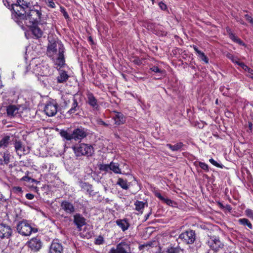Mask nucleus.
I'll return each instance as SVG.
<instances>
[{"label":"nucleus","instance_id":"cd10ccee","mask_svg":"<svg viewBox=\"0 0 253 253\" xmlns=\"http://www.w3.org/2000/svg\"><path fill=\"white\" fill-rule=\"evenodd\" d=\"M238 222L240 224L246 226H247L250 229H253V225L250 220L246 218H240L238 220Z\"/></svg>","mask_w":253,"mask_h":253},{"label":"nucleus","instance_id":"412c9836","mask_svg":"<svg viewBox=\"0 0 253 253\" xmlns=\"http://www.w3.org/2000/svg\"><path fill=\"white\" fill-rule=\"evenodd\" d=\"M80 185L82 189L85 191L90 196H94L95 192L92 189V185L88 183L81 181L80 183Z\"/></svg>","mask_w":253,"mask_h":253},{"label":"nucleus","instance_id":"79ce46f5","mask_svg":"<svg viewBox=\"0 0 253 253\" xmlns=\"http://www.w3.org/2000/svg\"><path fill=\"white\" fill-rule=\"evenodd\" d=\"M199 166L201 169L206 170V171H209V167L206 163L200 162L199 163Z\"/></svg>","mask_w":253,"mask_h":253},{"label":"nucleus","instance_id":"5fc2aeb1","mask_svg":"<svg viewBox=\"0 0 253 253\" xmlns=\"http://www.w3.org/2000/svg\"><path fill=\"white\" fill-rule=\"evenodd\" d=\"M31 177H29V176L26 175V176H23L21 179V181H25L30 182L31 181Z\"/></svg>","mask_w":253,"mask_h":253},{"label":"nucleus","instance_id":"0eeeda50","mask_svg":"<svg viewBox=\"0 0 253 253\" xmlns=\"http://www.w3.org/2000/svg\"><path fill=\"white\" fill-rule=\"evenodd\" d=\"M208 246L213 251H217L219 249L223 248L224 245L220 241L218 237L215 236L210 237L207 242Z\"/></svg>","mask_w":253,"mask_h":253},{"label":"nucleus","instance_id":"72a5a7b5","mask_svg":"<svg viewBox=\"0 0 253 253\" xmlns=\"http://www.w3.org/2000/svg\"><path fill=\"white\" fill-rule=\"evenodd\" d=\"M60 134L62 137H64L67 140H71L73 139L72 133H69L66 130H61Z\"/></svg>","mask_w":253,"mask_h":253},{"label":"nucleus","instance_id":"a878e982","mask_svg":"<svg viewBox=\"0 0 253 253\" xmlns=\"http://www.w3.org/2000/svg\"><path fill=\"white\" fill-rule=\"evenodd\" d=\"M184 144L182 142H178L176 144L172 145L171 144L168 143L166 145V146L170 149L172 151H177L181 149Z\"/></svg>","mask_w":253,"mask_h":253},{"label":"nucleus","instance_id":"6ab92c4d","mask_svg":"<svg viewBox=\"0 0 253 253\" xmlns=\"http://www.w3.org/2000/svg\"><path fill=\"white\" fill-rule=\"evenodd\" d=\"M39 25H31L26 26L29 28L30 30L31 31L33 36L36 39H39L41 38L43 35V32L42 30L39 27Z\"/></svg>","mask_w":253,"mask_h":253},{"label":"nucleus","instance_id":"e2e57ef3","mask_svg":"<svg viewBox=\"0 0 253 253\" xmlns=\"http://www.w3.org/2000/svg\"><path fill=\"white\" fill-rule=\"evenodd\" d=\"M30 182H35L36 184L40 183V181H38L37 180H36L34 178H31V181Z\"/></svg>","mask_w":253,"mask_h":253},{"label":"nucleus","instance_id":"4be33fe9","mask_svg":"<svg viewBox=\"0 0 253 253\" xmlns=\"http://www.w3.org/2000/svg\"><path fill=\"white\" fill-rule=\"evenodd\" d=\"M115 116L113 117L115 124L117 125H121L125 123L126 118L121 112H115Z\"/></svg>","mask_w":253,"mask_h":253},{"label":"nucleus","instance_id":"c756f323","mask_svg":"<svg viewBox=\"0 0 253 253\" xmlns=\"http://www.w3.org/2000/svg\"><path fill=\"white\" fill-rule=\"evenodd\" d=\"M117 184L119 185L122 188L125 190H127L129 188V186L127 184L126 180H124L122 178H119Z\"/></svg>","mask_w":253,"mask_h":253},{"label":"nucleus","instance_id":"a19ab883","mask_svg":"<svg viewBox=\"0 0 253 253\" xmlns=\"http://www.w3.org/2000/svg\"><path fill=\"white\" fill-rule=\"evenodd\" d=\"M199 57L206 63H208L209 59L204 52H202V53H200V54L199 55Z\"/></svg>","mask_w":253,"mask_h":253},{"label":"nucleus","instance_id":"bf43d9fd","mask_svg":"<svg viewBox=\"0 0 253 253\" xmlns=\"http://www.w3.org/2000/svg\"><path fill=\"white\" fill-rule=\"evenodd\" d=\"M108 253H118L117 249H115L114 248H112Z\"/></svg>","mask_w":253,"mask_h":253},{"label":"nucleus","instance_id":"de8ad7c7","mask_svg":"<svg viewBox=\"0 0 253 253\" xmlns=\"http://www.w3.org/2000/svg\"><path fill=\"white\" fill-rule=\"evenodd\" d=\"M133 63L137 65H140L142 64V60L138 57H135L133 60Z\"/></svg>","mask_w":253,"mask_h":253},{"label":"nucleus","instance_id":"473e14b6","mask_svg":"<svg viewBox=\"0 0 253 253\" xmlns=\"http://www.w3.org/2000/svg\"><path fill=\"white\" fill-rule=\"evenodd\" d=\"M146 203H144L142 201H136L134 204L135 206V210L138 211H141L144 208L145 205Z\"/></svg>","mask_w":253,"mask_h":253},{"label":"nucleus","instance_id":"39448f33","mask_svg":"<svg viewBox=\"0 0 253 253\" xmlns=\"http://www.w3.org/2000/svg\"><path fill=\"white\" fill-rule=\"evenodd\" d=\"M16 230L19 234L23 236H28L32 233L38 232V229L32 227L31 223L26 219H23L17 223Z\"/></svg>","mask_w":253,"mask_h":253},{"label":"nucleus","instance_id":"13d9d810","mask_svg":"<svg viewBox=\"0 0 253 253\" xmlns=\"http://www.w3.org/2000/svg\"><path fill=\"white\" fill-rule=\"evenodd\" d=\"M193 48H194V50L198 54V56L200 54V53L202 52L201 50L198 49V47L196 46L193 45Z\"/></svg>","mask_w":253,"mask_h":253},{"label":"nucleus","instance_id":"dca6fc26","mask_svg":"<svg viewBox=\"0 0 253 253\" xmlns=\"http://www.w3.org/2000/svg\"><path fill=\"white\" fill-rule=\"evenodd\" d=\"M116 249L118 253H131L130 245L126 242L122 241L117 244Z\"/></svg>","mask_w":253,"mask_h":253},{"label":"nucleus","instance_id":"2f4dec72","mask_svg":"<svg viewBox=\"0 0 253 253\" xmlns=\"http://www.w3.org/2000/svg\"><path fill=\"white\" fill-rule=\"evenodd\" d=\"M229 37L234 42L238 43L240 45H245V43L243 42V41H242L240 39L238 38L233 33L231 34V35L229 36Z\"/></svg>","mask_w":253,"mask_h":253},{"label":"nucleus","instance_id":"052dcab7","mask_svg":"<svg viewBox=\"0 0 253 253\" xmlns=\"http://www.w3.org/2000/svg\"><path fill=\"white\" fill-rule=\"evenodd\" d=\"M226 29V32H227L229 36L231 34H233V33L232 32V30L230 27H227Z\"/></svg>","mask_w":253,"mask_h":253},{"label":"nucleus","instance_id":"e433bc0d","mask_svg":"<svg viewBox=\"0 0 253 253\" xmlns=\"http://www.w3.org/2000/svg\"><path fill=\"white\" fill-rule=\"evenodd\" d=\"M245 215L253 220V210L250 209H247L245 211Z\"/></svg>","mask_w":253,"mask_h":253},{"label":"nucleus","instance_id":"1a4fd4ad","mask_svg":"<svg viewBox=\"0 0 253 253\" xmlns=\"http://www.w3.org/2000/svg\"><path fill=\"white\" fill-rule=\"evenodd\" d=\"M13 144L15 151L19 156L21 157L29 152V150L26 149L21 140L15 139L13 141Z\"/></svg>","mask_w":253,"mask_h":253},{"label":"nucleus","instance_id":"f3484780","mask_svg":"<svg viewBox=\"0 0 253 253\" xmlns=\"http://www.w3.org/2000/svg\"><path fill=\"white\" fill-rule=\"evenodd\" d=\"M61 207L67 213L73 214L75 211V207L73 204L66 200L62 202Z\"/></svg>","mask_w":253,"mask_h":253},{"label":"nucleus","instance_id":"58836bf2","mask_svg":"<svg viewBox=\"0 0 253 253\" xmlns=\"http://www.w3.org/2000/svg\"><path fill=\"white\" fill-rule=\"evenodd\" d=\"M12 191L14 193L19 194L23 192L22 189L19 186H14L12 188Z\"/></svg>","mask_w":253,"mask_h":253},{"label":"nucleus","instance_id":"338daca9","mask_svg":"<svg viewBox=\"0 0 253 253\" xmlns=\"http://www.w3.org/2000/svg\"><path fill=\"white\" fill-rule=\"evenodd\" d=\"M248 72H249V73H250V75L253 74V70H252V69L250 68Z\"/></svg>","mask_w":253,"mask_h":253},{"label":"nucleus","instance_id":"f8f14e48","mask_svg":"<svg viewBox=\"0 0 253 253\" xmlns=\"http://www.w3.org/2000/svg\"><path fill=\"white\" fill-rule=\"evenodd\" d=\"M73 223L78 231L82 230V227L86 224V219L80 213H76L74 216Z\"/></svg>","mask_w":253,"mask_h":253},{"label":"nucleus","instance_id":"2eb2a0df","mask_svg":"<svg viewBox=\"0 0 253 253\" xmlns=\"http://www.w3.org/2000/svg\"><path fill=\"white\" fill-rule=\"evenodd\" d=\"M87 103L93 108L94 110H98L99 106L97 102V99L95 97L92 92H88L87 94Z\"/></svg>","mask_w":253,"mask_h":253},{"label":"nucleus","instance_id":"423d86ee","mask_svg":"<svg viewBox=\"0 0 253 253\" xmlns=\"http://www.w3.org/2000/svg\"><path fill=\"white\" fill-rule=\"evenodd\" d=\"M178 239L186 244H192L196 240L195 231L192 230L186 231L179 235Z\"/></svg>","mask_w":253,"mask_h":253},{"label":"nucleus","instance_id":"c03bdc74","mask_svg":"<svg viewBox=\"0 0 253 253\" xmlns=\"http://www.w3.org/2000/svg\"><path fill=\"white\" fill-rule=\"evenodd\" d=\"M150 70L155 73H162L163 71L159 68L158 66H154L150 68Z\"/></svg>","mask_w":253,"mask_h":253},{"label":"nucleus","instance_id":"f03ea898","mask_svg":"<svg viewBox=\"0 0 253 253\" xmlns=\"http://www.w3.org/2000/svg\"><path fill=\"white\" fill-rule=\"evenodd\" d=\"M31 3L26 0H17L15 3L12 4L11 11L15 21L24 29L23 20Z\"/></svg>","mask_w":253,"mask_h":253},{"label":"nucleus","instance_id":"20e7f679","mask_svg":"<svg viewBox=\"0 0 253 253\" xmlns=\"http://www.w3.org/2000/svg\"><path fill=\"white\" fill-rule=\"evenodd\" d=\"M72 149L77 158H80L82 156L89 157H91L94 153L93 146L84 143L74 146L72 147Z\"/></svg>","mask_w":253,"mask_h":253},{"label":"nucleus","instance_id":"69168bd1","mask_svg":"<svg viewBox=\"0 0 253 253\" xmlns=\"http://www.w3.org/2000/svg\"><path fill=\"white\" fill-rule=\"evenodd\" d=\"M248 72H249V73H250V75L253 74V70H252V69L250 68Z\"/></svg>","mask_w":253,"mask_h":253},{"label":"nucleus","instance_id":"f704fd0d","mask_svg":"<svg viewBox=\"0 0 253 253\" xmlns=\"http://www.w3.org/2000/svg\"><path fill=\"white\" fill-rule=\"evenodd\" d=\"M163 202L165 203L168 205L171 206L172 207H176L177 206V203L167 198H165V200L163 201Z\"/></svg>","mask_w":253,"mask_h":253},{"label":"nucleus","instance_id":"0e129e2a","mask_svg":"<svg viewBox=\"0 0 253 253\" xmlns=\"http://www.w3.org/2000/svg\"><path fill=\"white\" fill-rule=\"evenodd\" d=\"M225 208L226 210H227L229 211H231L232 209V208L230 205H226V206Z\"/></svg>","mask_w":253,"mask_h":253},{"label":"nucleus","instance_id":"6e6552de","mask_svg":"<svg viewBox=\"0 0 253 253\" xmlns=\"http://www.w3.org/2000/svg\"><path fill=\"white\" fill-rule=\"evenodd\" d=\"M81 105L79 104L77 98L74 96L72 100L71 106L70 109L67 112V115L71 116L74 114L79 115L81 110Z\"/></svg>","mask_w":253,"mask_h":253},{"label":"nucleus","instance_id":"ddd939ff","mask_svg":"<svg viewBox=\"0 0 253 253\" xmlns=\"http://www.w3.org/2000/svg\"><path fill=\"white\" fill-rule=\"evenodd\" d=\"M58 105L51 102L47 103L44 107V111L45 114L49 117L54 116L57 112Z\"/></svg>","mask_w":253,"mask_h":253},{"label":"nucleus","instance_id":"bb28decb","mask_svg":"<svg viewBox=\"0 0 253 253\" xmlns=\"http://www.w3.org/2000/svg\"><path fill=\"white\" fill-rule=\"evenodd\" d=\"M0 155H2V157H0V161L1 163L4 162L5 164H8L10 162V153L8 151H6L2 154L0 153Z\"/></svg>","mask_w":253,"mask_h":253},{"label":"nucleus","instance_id":"9b49d317","mask_svg":"<svg viewBox=\"0 0 253 253\" xmlns=\"http://www.w3.org/2000/svg\"><path fill=\"white\" fill-rule=\"evenodd\" d=\"M12 230L10 226L1 223L0 224V238L9 239L12 235Z\"/></svg>","mask_w":253,"mask_h":253},{"label":"nucleus","instance_id":"09e8293b","mask_svg":"<svg viewBox=\"0 0 253 253\" xmlns=\"http://www.w3.org/2000/svg\"><path fill=\"white\" fill-rule=\"evenodd\" d=\"M97 124L99 125L103 126L105 127L108 126L109 125L105 122H104L101 119H98L97 120Z\"/></svg>","mask_w":253,"mask_h":253},{"label":"nucleus","instance_id":"774afa93","mask_svg":"<svg viewBox=\"0 0 253 253\" xmlns=\"http://www.w3.org/2000/svg\"><path fill=\"white\" fill-rule=\"evenodd\" d=\"M33 190H34V191L38 192V187H37L35 186V187H33Z\"/></svg>","mask_w":253,"mask_h":253},{"label":"nucleus","instance_id":"b1692460","mask_svg":"<svg viewBox=\"0 0 253 253\" xmlns=\"http://www.w3.org/2000/svg\"><path fill=\"white\" fill-rule=\"evenodd\" d=\"M13 141L14 138L11 139L10 136H4L0 140V148L4 149L7 148L11 142H13Z\"/></svg>","mask_w":253,"mask_h":253},{"label":"nucleus","instance_id":"a18cd8bd","mask_svg":"<svg viewBox=\"0 0 253 253\" xmlns=\"http://www.w3.org/2000/svg\"><path fill=\"white\" fill-rule=\"evenodd\" d=\"M46 3L48 7L51 8H55V4L53 2V0H46Z\"/></svg>","mask_w":253,"mask_h":253},{"label":"nucleus","instance_id":"7c9ffc66","mask_svg":"<svg viewBox=\"0 0 253 253\" xmlns=\"http://www.w3.org/2000/svg\"><path fill=\"white\" fill-rule=\"evenodd\" d=\"M110 170H112L115 173H122L121 170L119 168L118 163H114L113 162L110 163Z\"/></svg>","mask_w":253,"mask_h":253},{"label":"nucleus","instance_id":"49530a36","mask_svg":"<svg viewBox=\"0 0 253 253\" xmlns=\"http://www.w3.org/2000/svg\"><path fill=\"white\" fill-rule=\"evenodd\" d=\"M60 8H61V11L62 12L65 18L66 19H68L69 18V15H68L67 12L66 11L65 9L63 7H61Z\"/></svg>","mask_w":253,"mask_h":253},{"label":"nucleus","instance_id":"8fccbe9b","mask_svg":"<svg viewBox=\"0 0 253 253\" xmlns=\"http://www.w3.org/2000/svg\"><path fill=\"white\" fill-rule=\"evenodd\" d=\"M155 196L158 198L161 201L163 202V201L165 200V197H163L160 193L158 192H155L154 193Z\"/></svg>","mask_w":253,"mask_h":253},{"label":"nucleus","instance_id":"603ef678","mask_svg":"<svg viewBox=\"0 0 253 253\" xmlns=\"http://www.w3.org/2000/svg\"><path fill=\"white\" fill-rule=\"evenodd\" d=\"M245 17L247 20L249 21L251 24H253V18L251 16L248 14H246Z\"/></svg>","mask_w":253,"mask_h":253},{"label":"nucleus","instance_id":"a211bd4d","mask_svg":"<svg viewBox=\"0 0 253 253\" xmlns=\"http://www.w3.org/2000/svg\"><path fill=\"white\" fill-rule=\"evenodd\" d=\"M63 251L62 245L54 240L50 245L49 253H63Z\"/></svg>","mask_w":253,"mask_h":253},{"label":"nucleus","instance_id":"aec40b11","mask_svg":"<svg viewBox=\"0 0 253 253\" xmlns=\"http://www.w3.org/2000/svg\"><path fill=\"white\" fill-rule=\"evenodd\" d=\"M116 224L121 228L123 231L127 230L130 226V224L128 222L127 218L119 219L116 221Z\"/></svg>","mask_w":253,"mask_h":253},{"label":"nucleus","instance_id":"37998d69","mask_svg":"<svg viewBox=\"0 0 253 253\" xmlns=\"http://www.w3.org/2000/svg\"><path fill=\"white\" fill-rule=\"evenodd\" d=\"M226 56L230 59L233 63H237L238 61V59L237 57H234L232 54L228 53Z\"/></svg>","mask_w":253,"mask_h":253},{"label":"nucleus","instance_id":"7ed1b4c3","mask_svg":"<svg viewBox=\"0 0 253 253\" xmlns=\"http://www.w3.org/2000/svg\"><path fill=\"white\" fill-rule=\"evenodd\" d=\"M42 15L41 6L38 5H33L31 3L23 20L24 26L39 25Z\"/></svg>","mask_w":253,"mask_h":253},{"label":"nucleus","instance_id":"5701e85b","mask_svg":"<svg viewBox=\"0 0 253 253\" xmlns=\"http://www.w3.org/2000/svg\"><path fill=\"white\" fill-rule=\"evenodd\" d=\"M19 108L14 105H10L7 107L6 113L9 117H13L18 114Z\"/></svg>","mask_w":253,"mask_h":253},{"label":"nucleus","instance_id":"9d476101","mask_svg":"<svg viewBox=\"0 0 253 253\" xmlns=\"http://www.w3.org/2000/svg\"><path fill=\"white\" fill-rule=\"evenodd\" d=\"M27 245L31 251L34 252L39 251L42 247V243L40 239L38 237L32 238L27 242Z\"/></svg>","mask_w":253,"mask_h":253},{"label":"nucleus","instance_id":"4c0bfd02","mask_svg":"<svg viewBox=\"0 0 253 253\" xmlns=\"http://www.w3.org/2000/svg\"><path fill=\"white\" fill-rule=\"evenodd\" d=\"M104 238L101 236H99L97 239H96L94 243L96 245H100L103 243Z\"/></svg>","mask_w":253,"mask_h":253},{"label":"nucleus","instance_id":"ea45409f","mask_svg":"<svg viewBox=\"0 0 253 253\" xmlns=\"http://www.w3.org/2000/svg\"><path fill=\"white\" fill-rule=\"evenodd\" d=\"M210 162L213 165L215 166L216 167L222 168L223 167V166L222 164H218L216 161L214 160L212 158H211L209 160Z\"/></svg>","mask_w":253,"mask_h":253},{"label":"nucleus","instance_id":"4468645a","mask_svg":"<svg viewBox=\"0 0 253 253\" xmlns=\"http://www.w3.org/2000/svg\"><path fill=\"white\" fill-rule=\"evenodd\" d=\"M87 136L84 128L80 127L75 129L72 132L73 139L75 140H82Z\"/></svg>","mask_w":253,"mask_h":253},{"label":"nucleus","instance_id":"6e6d98bb","mask_svg":"<svg viewBox=\"0 0 253 253\" xmlns=\"http://www.w3.org/2000/svg\"><path fill=\"white\" fill-rule=\"evenodd\" d=\"M159 5V6L160 7V8L162 10H165L167 8L166 4H165L164 3H163L162 2H160Z\"/></svg>","mask_w":253,"mask_h":253},{"label":"nucleus","instance_id":"c85d7f7f","mask_svg":"<svg viewBox=\"0 0 253 253\" xmlns=\"http://www.w3.org/2000/svg\"><path fill=\"white\" fill-rule=\"evenodd\" d=\"M182 249L179 247H174L172 245H170L167 248V253H179Z\"/></svg>","mask_w":253,"mask_h":253},{"label":"nucleus","instance_id":"864d4df0","mask_svg":"<svg viewBox=\"0 0 253 253\" xmlns=\"http://www.w3.org/2000/svg\"><path fill=\"white\" fill-rule=\"evenodd\" d=\"M25 197L28 200H32L34 198V195L31 193H27L26 194Z\"/></svg>","mask_w":253,"mask_h":253},{"label":"nucleus","instance_id":"3c124183","mask_svg":"<svg viewBox=\"0 0 253 253\" xmlns=\"http://www.w3.org/2000/svg\"><path fill=\"white\" fill-rule=\"evenodd\" d=\"M2 2L3 3V4L6 7L11 10L12 4H10V2L8 1V0H2Z\"/></svg>","mask_w":253,"mask_h":253},{"label":"nucleus","instance_id":"4d7b16f0","mask_svg":"<svg viewBox=\"0 0 253 253\" xmlns=\"http://www.w3.org/2000/svg\"><path fill=\"white\" fill-rule=\"evenodd\" d=\"M236 64L239 65L240 67H241L242 69L245 68V66H246V65L244 63L240 62L239 61H238Z\"/></svg>","mask_w":253,"mask_h":253},{"label":"nucleus","instance_id":"f257e3e1","mask_svg":"<svg viewBox=\"0 0 253 253\" xmlns=\"http://www.w3.org/2000/svg\"><path fill=\"white\" fill-rule=\"evenodd\" d=\"M65 48L63 44L58 43V48H57V43L55 41L48 44L46 54L50 58L54 59V64L59 67V69L65 65L64 56Z\"/></svg>","mask_w":253,"mask_h":253},{"label":"nucleus","instance_id":"c9c22d12","mask_svg":"<svg viewBox=\"0 0 253 253\" xmlns=\"http://www.w3.org/2000/svg\"><path fill=\"white\" fill-rule=\"evenodd\" d=\"M100 170L108 172L110 170V164H101L99 166Z\"/></svg>","mask_w":253,"mask_h":253},{"label":"nucleus","instance_id":"680f3d73","mask_svg":"<svg viewBox=\"0 0 253 253\" xmlns=\"http://www.w3.org/2000/svg\"><path fill=\"white\" fill-rule=\"evenodd\" d=\"M151 213H152V212H151V210L150 211L147 215H145V221L148 219L149 217L151 214Z\"/></svg>","mask_w":253,"mask_h":253},{"label":"nucleus","instance_id":"393cba45","mask_svg":"<svg viewBox=\"0 0 253 253\" xmlns=\"http://www.w3.org/2000/svg\"><path fill=\"white\" fill-rule=\"evenodd\" d=\"M59 71V75L57 77V82L58 83H64L67 82L69 78L67 72L64 70H60Z\"/></svg>","mask_w":253,"mask_h":253}]
</instances>
